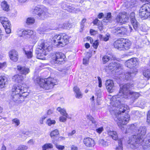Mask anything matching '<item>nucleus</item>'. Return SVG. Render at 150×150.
I'll return each instance as SVG.
<instances>
[{"label":"nucleus","instance_id":"obj_1","mask_svg":"<svg viewBox=\"0 0 150 150\" xmlns=\"http://www.w3.org/2000/svg\"><path fill=\"white\" fill-rule=\"evenodd\" d=\"M133 86V84L130 83L120 85L119 93L117 95L112 97L111 105L116 107H118V105L121 104L123 98L132 99L133 100L137 99L139 96V94L130 90L132 88Z\"/></svg>","mask_w":150,"mask_h":150},{"label":"nucleus","instance_id":"obj_2","mask_svg":"<svg viewBox=\"0 0 150 150\" xmlns=\"http://www.w3.org/2000/svg\"><path fill=\"white\" fill-rule=\"evenodd\" d=\"M113 106L116 107L118 109L119 111L116 112V117L115 120L117 122L118 126L121 129H122V125H126L129 120L130 117L129 115L126 114L124 116H122L121 113H124L126 110L129 109V107L125 104H121L118 105L116 107L111 105Z\"/></svg>","mask_w":150,"mask_h":150},{"label":"nucleus","instance_id":"obj_3","mask_svg":"<svg viewBox=\"0 0 150 150\" xmlns=\"http://www.w3.org/2000/svg\"><path fill=\"white\" fill-rule=\"evenodd\" d=\"M128 143L131 148H136L142 146L145 149L150 146V139L141 137L139 138L136 135H133L129 139Z\"/></svg>","mask_w":150,"mask_h":150},{"label":"nucleus","instance_id":"obj_4","mask_svg":"<svg viewBox=\"0 0 150 150\" xmlns=\"http://www.w3.org/2000/svg\"><path fill=\"white\" fill-rule=\"evenodd\" d=\"M51 47L47 43L45 42L42 40L39 41L38 48L36 51L37 58L39 59H43L44 56L48 54L51 50Z\"/></svg>","mask_w":150,"mask_h":150},{"label":"nucleus","instance_id":"obj_5","mask_svg":"<svg viewBox=\"0 0 150 150\" xmlns=\"http://www.w3.org/2000/svg\"><path fill=\"white\" fill-rule=\"evenodd\" d=\"M35 82L40 87L46 90L52 88L57 83L56 80L51 78L43 79L38 77L35 80Z\"/></svg>","mask_w":150,"mask_h":150},{"label":"nucleus","instance_id":"obj_6","mask_svg":"<svg viewBox=\"0 0 150 150\" xmlns=\"http://www.w3.org/2000/svg\"><path fill=\"white\" fill-rule=\"evenodd\" d=\"M69 37L65 33H60L54 36L52 41L54 45L58 47L63 46L68 44Z\"/></svg>","mask_w":150,"mask_h":150},{"label":"nucleus","instance_id":"obj_7","mask_svg":"<svg viewBox=\"0 0 150 150\" xmlns=\"http://www.w3.org/2000/svg\"><path fill=\"white\" fill-rule=\"evenodd\" d=\"M139 15L142 18H147L150 16V4H144L139 10Z\"/></svg>","mask_w":150,"mask_h":150},{"label":"nucleus","instance_id":"obj_8","mask_svg":"<svg viewBox=\"0 0 150 150\" xmlns=\"http://www.w3.org/2000/svg\"><path fill=\"white\" fill-rule=\"evenodd\" d=\"M12 93L23 94V96L26 97L28 95V93L27 92V88L21 85L13 86L12 89Z\"/></svg>","mask_w":150,"mask_h":150},{"label":"nucleus","instance_id":"obj_9","mask_svg":"<svg viewBox=\"0 0 150 150\" xmlns=\"http://www.w3.org/2000/svg\"><path fill=\"white\" fill-rule=\"evenodd\" d=\"M115 20L117 23L122 25L127 22L129 20V17L126 13L121 12L119 13Z\"/></svg>","mask_w":150,"mask_h":150},{"label":"nucleus","instance_id":"obj_10","mask_svg":"<svg viewBox=\"0 0 150 150\" xmlns=\"http://www.w3.org/2000/svg\"><path fill=\"white\" fill-rule=\"evenodd\" d=\"M33 10L34 13H36L42 19H43L46 16L47 13L46 8H45L43 7L42 6H35L33 9Z\"/></svg>","mask_w":150,"mask_h":150},{"label":"nucleus","instance_id":"obj_11","mask_svg":"<svg viewBox=\"0 0 150 150\" xmlns=\"http://www.w3.org/2000/svg\"><path fill=\"white\" fill-rule=\"evenodd\" d=\"M11 99L15 103H21L24 101L25 96H23V94L12 93L11 94Z\"/></svg>","mask_w":150,"mask_h":150},{"label":"nucleus","instance_id":"obj_12","mask_svg":"<svg viewBox=\"0 0 150 150\" xmlns=\"http://www.w3.org/2000/svg\"><path fill=\"white\" fill-rule=\"evenodd\" d=\"M65 57V56L64 54L57 52L55 54L53 59L55 63L62 64L64 61Z\"/></svg>","mask_w":150,"mask_h":150},{"label":"nucleus","instance_id":"obj_13","mask_svg":"<svg viewBox=\"0 0 150 150\" xmlns=\"http://www.w3.org/2000/svg\"><path fill=\"white\" fill-rule=\"evenodd\" d=\"M34 33V31L30 30H23L22 32V34L20 35V37H29L31 36V38H33L34 40H32V41L34 43H35L36 42L37 38L34 36L33 34Z\"/></svg>","mask_w":150,"mask_h":150},{"label":"nucleus","instance_id":"obj_14","mask_svg":"<svg viewBox=\"0 0 150 150\" xmlns=\"http://www.w3.org/2000/svg\"><path fill=\"white\" fill-rule=\"evenodd\" d=\"M138 63L137 58H132L126 61L125 62V65L127 67L132 69L137 65Z\"/></svg>","mask_w":150,"mask_h":150},{"label":"nucleus","instance_id":"obj_15","mask_svg":"<svg viewBox=\"0 0 150 150\" xmlns=\"http://www.w3.org/2000/svg\"><path fill=\"white\" fill-rule=\"evenodd\" d=\"M135 130L136 134H137L135 135L139 138L140 137L143 138V136L145 135L146 133V129L144 126L140 127Z\"/></svg>","mask_w":150,"mask_h":150},{"label":"nucleus","instance_id":"obj_16","mask_svg":"<svg viewBox=\"0 0 150 150\" xmlns=\"http://www.w3.org/2000/svg\"><path fill=\"white\" fill-rule=\"evenodd\" d=\"M17 69L20 74L25 75L30 72V69L28 68L21 65L17 66Z\"/></svg>","mask_w":150,"mask_h":150},{"label":"nucleus","instance_id":"obj_17","mask_svg":"<svg viewBox=\"0 0 150 150\" xmlns=\"http://www.w3.org/2000/svg\"><path fill=\"white\" fill-rule=\"evenodd\" d=\"M113 32L115 35H124L127 33V29L126 28L122 27H118L114 28L113 30Z\"/></svg>","mask_w":150,"mask_h":150},{"label":"nucleus","instance_id":"obj_18","mask_svg":"<svg viewBox=\"0 0 150 150\" xmlns=\"http://www.w3.org/2000/svg\"><path fill=\"white\" fill-rule=\"evenodd\" d=\"M83 143L86 146L89 147H93L95 145L94 140L90 137L84 138L83 139Z\"/></svg>","mask_w":150,"mask_h":150},{"label":"nucleus","instance_id":"obj_19","mask_svg":"<svg viewBox=\"0 0 150 150\" xmlns=\"http://www.w3.org/2000/svg\"><path fill=\"white\" fill-rule=\"evenodd\" d=\"M105 85L108 91L110 93H112L114 89V84L112 81L107 80L105 82Z\"/></svg>","mask_w":150,"mask_h":150},{"label":"nucleus","instance_id":"obj_20","mask_svg":"<svg viewBox=\"0 0 150 150\" xmlns=\"http://www.w3.org/2000/svg\"><path fill=\"white\" fill-rule=\"evenodd\" d=\"M133 69L134 71L132 70L130 72L126 73L125 75L126 79L127 80H131L135 76L137 73V69L135 68H133Z\"/></svg>","mask_w":150,"mask_h":150},{"label":"nucleus","instance_id":"obj_21","mask_svg":"<svg viewBox=\"0 0 150 150\" xmlns=\"http://www.w3.org/2000/svg\"><path fill=\"white\" fill-rule=\"evenodd\" d=\"M10 59L14 62H16L18 59V55L17 52L15 50H12L9 52Z\"/></svg>","mask_w":150,"mask_h":150},{"label":"nucleus","instance_id":"obj_22","mask_svg":"<svg viewBox=\"0 0 150 150\" xmlns=\"http://www.w3.org/2000/svg\"><path fill=\"white\" fill-rule=\"evenodd\" d=\"M131 22L134 28L136 30L138 26V23L137 22L135 17V14L134 12L131 13L130 16Z\"/></svg>","mask_w":150,"mask_h":150},{"label":"nucleus","instance_id":"obj_23","mask_svg":"<svg viewBox=\"0 0 150 150\" xmlns=\"http://www.w3.org/2000/svg\"><path fill=\"white\" fill-rule=\"evenodd\" d=\"M122 50L129 49L131 45L130 41L128 39L123 38H122Z\"/></svg>","mask_w":150,"mask_h":150},{"label":"nucleus","instance_id":"obj_24","mask_svg":"<svg viewBox=\"0 0 150 150\" xmlns=\"http://www.w3.org/2000/svg\"><path fill=\"white\" fill-rule=\"evenodd\" d=\"M8 79L5 76L2 75L0 76V88H4L7 83Z\"/></svg>","mask_w":150,"mask_h":150},{"label":"nucleus","instance_id":"obj_25","mask_svg":"<svg viewBox=\"0 0 150 150\" xmlns=\"http://www.w3.org/2000/svg\"><path fill=\"white\" fill-rule=\"evenodd\" d=\"M122 38L116 40L114 43V47L120 50H122Z\"/></svg>","mask_w":150,"mask_h":150},{"label":"nucleus","instance_id":"obj_26","mask_svg":"<svg viewBox=\"0 0 150 150\" xmlns=\"http://www.w3.org/2000/svg\"><path fill=\"white\" fill-rule=\"evenodd\" d=\"M109 67L110 69H119L121 68V65L119 63L112 62L109 65Z\"/></svg>","mask_w":150,"mask_h":150},{"label":"nucleus","instance_id":"obj_27","mask_svg":"<svg viewBox=\"0 0 150 150\" xmlns=\"http://www.w3.org/2000/svg\"><path fill=\"white\" fill-rule=\"evenodd\" d=\"M23 78L22 75L16 74L12 77V79L13 81L19 83L21 82Z\"/></svg>","mask_w":150,"mask_h":150},{"label":"nucleus","instance_id":"obj_28","mask_svg":"<svg viewBox=\"0 0 150 150\" xmlns=\"http://www.w3.org/2000/svg\"><path fill=\"white\" fill-rule=\"evenodd\" d=\"M74 91L76 94V98L80 99L82 98L83 95L79 88L77 86L75 87L74 88Z\"/></svg>","mask_w":150,"mask_h":150},{"label":"nucleus","instance_id":"obj_29","mask_svg":"<svg viewBox=\"0 0 150 150\" xmlns=\"http://www.w3.org/2000/svg\"><path fill=\"white\" fill-rule=\"evenodd\" d=\"M67 11L73 13H77L81 11L79 8H76L72 5H69Z\"/></svg>","mask_w":150,"mask_h":150},{"label":"nucleus","instance_id":"obj_30","mask_svg":"<svg viewBox=\"0 0 150 150\" xmlns=\"http://www.w3.org/2000/svg\"><path fill=\"white\" fill-rule=\"evenodd\" d=\"M108 135L112 138L115 140H117L118 139V136L117 133L116 131H111V130L108 131Z\"/></svg>","mask_w":150,"mask_h":150},{"label":"nucleus","instance_id":"obj_31","mask_svg":"<svg viewBox=\"0 0 150 150\" xmlns=\"http://www.w3.org/2000/svg\"><path fill=\"white\" fill-rule=\"evenodd\" d=\"M57 110L60 112V114L64 116L69 119H71V117L68 115L66 112V110L64 108H62L61 107H59L57 108Z\"/></svg>","mask_w":150,"mask_h":150},{"label":"nucleus","instance_id":"obj_32","mask_svg":"<svg viewBox=\"0 0 150 150\" xmlns=\"http://www.w3.org/2000/svg\"><path fill=\"white\" fill-rule=\"evenodd\" d=\"M1 7L3 10L5 11H8L9 10V6L5 1L1 2Z\"/></svg>","mask_w":150,"mask_h":150},{"label":"nucleus","instance_id":"obj_33","mask_svg":"<svg viewBox=\"0 0 150 150\" xmlns=\"http://www.w3.org/2000/svg\"><path fill=\"white\" fill-rule=\"evenodd\" d=\"M98 37L101 40L107 41L109 39V38L110 37V35L108 33H107L104 36H103L102 35H99L98 36Z\"/></svg>","mask_w":150,"mask_h":150},{"label":"nucleus","instance_id":"obj_34","mask_svg":"<svg viewBox=\"0 0 150 150\" xmlns=\"http://www.w3.org/2000/svg\"><path fill=\"white\" fill-rule=\"evenodd\" d=\"M98 143L100 146L104 147L107 146L110 144L109 143H108L106 141H105L103 139H99L98 141Z\"/></svg>","mask_w":150,"mask_h":150},{"label":"nucleus","instance_id":"obj_35","mask_svg":"<svg viewBox=\"0 0 150 150\" xmlns=\"http://www.w3.org/2000/svg\"><path fill=\"white\" fill-rule=\"evenodd\" d=\"M34 19L32 17H30L27 18L26 23L28 25L33 24L35 22Z\"/></svg>","mask_w":150,"mask_h":150},{"label":"nucleus","instance_id":"obj_36","mask_svg":"<svg viewBox=\"0 0 150 150\" xmlns=\"http://www.w3.org/2000/svg\"><path fill=\"white\" fill-rule=\"evenodd\" d=\"M118 145L116 148V150H123V147L122 144V142L121 139H119L118 141Z\"/></svg>","mask_w":150,"mask_h":150},{"label":"nucleus","instance_id":"obj_37","mask_svg":"<svg viewBox=\"0 0 150 150\" xmlns=\"http://www.w3.org/2000/svg\"><path fill=\"white\" fill-rule=\"evenodd\" d=\"M144 76L147 79L150 77V69H147L143 72Z\"/></svg>","mask_w":150,"mask_h":150},{"label":"nucleus","instance_id":"obj_38","mask_svg":"<svg viewBox=\"0 0 150 150\" xmlns=\"http://www.w3.org/2000/svg\"><path fill=\"white\" fill-rule=\"evenodd\" d=\"M59 134V131L57 129H56L51 132L50 134V136L51 137H52L57 135Z\"/></svg>","mask_w":150,"mask_h":150},{"label":"nucleus","instance_id":"obj_39","mask_svg":"<svg viewBox=\"0 0 150 150\" xmlns=\"http://www.w3.org/2000/svg\"><path fill=\"white\" fill-rule=\"evenodd\" d=\"M111 17V13H108L106 16L103 19V21L104 22H108Z\"/></svg>","mask_w":150,"mask_h":150},{"label":"nucleus","instance_id":"obj_40","mask_svg":"<svg viewBox=\"0 0 150 150\" xmlns=\"http://www.w3.org/2000/svg\"><path fill=\"white\" fill-rule=\"evenodd\" d=\"M24 51L28 58H30L32 57L33 54L31 51H26L25 50H24Z\"/></svg>","mask_w":150,"mask_h":150},{"label":"nucleus","instance_id":"obj_41","mask_svg":"<svg viewBox=\"0 0 150 150\" xmlns=\"http://www.w3.org/2000/svg\"><path fill=\"white\" fill-rule=\"evenodd\" d=\"M56 122L54 120H51L50 119H48L46 122L47 124L49 126H51L52 125L55 124Z\"/></svg>","mask_w":150,"mask_h":150},{"label":"nucleus","instance_id":"obj_42","mask_svg":"<svg viewBox=\"0 0 150 150\" xmlns=\"http://www.w3.org/2000/svg\"><path fill=\"white\" fill-rule=\"evenodd\" d=\"M44 3L46 4L53 5L55 2L54 0H44Z\"/></svg>","mask_w":150,"mask_h":150},{"label":"nucleus","instance_id":"obj_43","mask_svg":"<svg viewBox=\"0 0 150 150\" xmlns=\"http://www.w3.org/2000/svg\"><path fill=\"white\" fill-rule=\"evenodd\" d=\"M53 143L55 144L56 147L59 150H63L64 148V147L63 146L58 145L55 143L54 142H53Z\"/></svg>","mask_w":150,"mask_h":150},{"label":"nucleus","instance_id":"obj_44","mask_svg":"<svg viewBox=\"0 0 150 150\" xmlns=\"http://www.w3.org/2000/svg\"><path fill=\"white\" fill-rule=\"evenodd\" d=\"M110 57L108 56H105L102 58V60L104 64H105L109 61Z\"/></svg>","mask_w":150,"mask_h":150},{"label":"nucleus","instance_id":"obj_45","mask_svg":"<svg viewBox=\"0 0 150 150\" xmlns=\"http://www.w3.org/2000/svg\"><path fill=\"white\" fill-rule=\"evenodd\" d=\"M2 25L4 28H7V27H8L10 26L11 24L8 20L7 21L3 23V24Z\"/></svg>","mask_w":150,"mask_h":150},{"label":"nucleus","instance_id":"obj_46","mask_svg":"<svg viewBox=\"0 0 150 150\" xmlns=\"http://www.w3.org/2000/svg\"><path fill=\"white\" fill-rule=\"evenodd\" d=\"M69 5L70 4L68 3H64L62 5V7L64 9L67 10Z\"/></svg>","mask_w":150,"mask_h":150},{"label":"nucleus","instance_id":"obj_47","mask_svg":"<svg viewBox=\"0 0 150 150\" xmlns=\"http://www.w3.org/2000/svg\"><path fill=\"white\" fill-rule=\"evenodd\" d=\"M13 123H15L16 126H18L20 124L19 120L17 118H15L12 120Z\"/></svg>","mask_w":150,"mask_h":150},{"label":"nucleus","instance_id":"obj_48","mask_svg":"<svg viewBox=\"0 0 150 150\" xmlns=\"http://www.w3.org/2000/svg\"><path fill=\"white\" fill-rule=\"evenodd\" d=\"M104 129L103 127L98 128L96 129V132L99 134H100L103 131Z\"/></svg>","mask_w":150,"mask_h":150},{"label":"nucleus","instance_id":"obj_49","mask_svg":"<svg viewBox=\"0 0 150 150\" xmlns=\"http://www.w3.org/2000/svg\"><path fill=\"white\" fill-rule=\"evenodd\" d=\"M99 45V42L98 40H96L93 43V46L95 49H97Z\"/></svg>","mask_w":150,"mask_h":150},{"label":"nucleus","instance_id":"obj_50","mask_svg":"<svg viewBox=\"0 0 150 150\" xmlns=\"http://www.w3.org/2000/svg\"><path fill=\"white\" fill-rule=\"evenodd\" d=\"M8 20L7 18L4 17H2L0 18V21L2 24H3V23L7 21Z\"/></svg>","mask_w":150,"mask_h":150},{"label":"nucleus","instance_id":"obj_51","mask_svg":"<svg viewBox=\"0 0 150 150\" xmlns=\"http://www.w3.org/2000/svg\"><path fill=\"white\" fill-rule=\"evenodd\" d=\"M67 118L66 117H65L63 116H61L59 118V120L60 122H64L67 120Z\"/></svg>","mask_w":150,"mask_h":150},{"label":"nucleus","instance_id":"obj_52","mask_svg":"<svg viewBox=\"0 0 150 150\" xmlns=\"http://www.w3.org/2000/svg\"><path fill=\"white\" fill-rule=\"evenodd\" d=\"M6 66V63L5 62L3 63H0V69H4Z\"/></svg>","mask_w":150,"mask_h":150},{"label":"nucleus","instance_id":"obj_53","mask_svg":"<svg viewBox=\"0 0 150 150\" xmlns=\"http://www.w3.org/2000/svg\"><path fill=\"white\" fill-rule=\"evenodd\" d=\"M87 117L88 119L89 120L91 121L93 123H95V122L94 121V120L93 118L90 115H87Z\"/></svg>","mask_w":150,"mask_h":150},{"label":"nucleus","instance_id":"obj_54","mask_svg":"<svg viewBox=\"0 0 150 150\" xmlns=\"http://www.w3.org/2000/svg\"><path fill=\"white\" fill-rule=\"evenodd\" d=\"M147 122L150 124V110L149 111L147 115Z\"/></svg>","mask_w":150,"mask_h":150},{"label":"nucleus","instance_id":"obj_55","mask_svg":"<svg viewBox=\"0 0 150 150\" xmlns=\"http://www.w3.org/2000/svg\"><path fill=\"white\" fill-rule=\"evenodd\" d=\"M5 29V30H6V33L8 34H9L11 32V30L10 29V26L9 27H7V28H4Z\"/></svg>","mask_w":150,"mask_h":150},{"label":"nucleus","instance_id":"obj_56","mask_svg":"<svg viewBox=\"0 0 150 150\" xmlns=\"http://www.w3.org/2000/svg\"><path fill=\"white\" fill-rule=\"evenodd\" d=\"M98 79L99 83L98 86L99 87L101 88L102 86L101 79L100 77H98Z\"/></svg>","mask_w":150,"mask_h":150},{"label":"nucleus","instance_id":"obj_57","mask_svg":"<svg viewBox=\"0 0 150 150\" xmlns=\"http://www.w3.org/2000/svg\"><path fill=\"white\" fill-rule=\"evenodd\" d=\"M90 32L91 35H94L97 33V32L94 30L91 29L90 30Z\"/></svg>","mask_w":150,"mask_h":150},{"label":"nucleus","instance_id":"obj_58","mask_svg":"<svg viewBox=\"0 0 150 150\" xmlns=\"http://www.w3.org/2000/svg\"><path fill=\"white\" fill-rule=\"evenodd\" d=\"M23 134H24L25 135L27 136H30L31 134V133L29 131H27L25 132H23Z\"/></svg>","mask_w":150,"mask_h":150},{"label":"nucleus","instance_id":"obj_59","mask_svg":"<svg viewBox=\"0 0 150 150\" xmlns=\"http://www.w3.org/2000/svg\"><path fill=\"white\" fill-rule=\"evenodd\" d=\"M68 24L66 23H64L63 24V25L61 27L62 28H67V27L68 26Z\"/></svg>","mask_w":150,"mask_h":150},{"label":"nucleus","instance_id":"obj_60","mask_svg":"<svg viewBox=\"0 0 150 150\" xmlns=\"http://www.w3.org/2000/svg\"><path fill=\"white\" fill-rule=\"evenodd\" d=\"M28 143L29 145H33L34 142L33 139H30L28 142Z\"/></svg>","mask_w":150,"mask_h":150},{"label":"nucleus","instance_id":"obj_61","mask_svg":"<svg viewBox=\"0 0 150 150\" xmlns=\"http://www.w3.org/2000/svg\"><path fill=\"white\" fill-rule=\"evenodd\" d=\"M88 59H83V63L84 64H88Z\"/></svg>","mask_w":150,"mask_h":150},{"label":"nucleus","instance_id":"obj_62","mask_svg":"<svg viewBox=\"0 0 150 150\" xmlns=\"http://www.w3.org/2000/svg\"><path fill=\"white\" fill-rule=\"evenodd\" d=\"M46 118V117H43L41 118V119L40 120V124H43V120H44L45 119V118Z\"/></svg>","mask_w":150,"mask_h":150},{"label":"nucleus","instance_id":"obj_63","mask_svg":"<svg viewBox=\"0 0 150 150\" xmlns=\"http://www.w3.org/2000/svg\"><path fill=\"white\" fill-rule=\"evenodd\" d=\"M53 113V110L50 109L48 110L47 112V115H50Z\"/></svg>","mask_w":150,"mask_h":150},{"label":"nucleus","instance_id":"obj_64","mask_svg":"<svg viewBox=\"0 0 150 150\" xmlns=\"http://www.w3.org/2000/svg\"><path fill=\"white\" fill-rule=\"evenodd\" d=\"M71 150H77V148L74 146L72 145L71 147Z\"/></svg>","mask_w":150,"mask_h":150}]
</instances>
